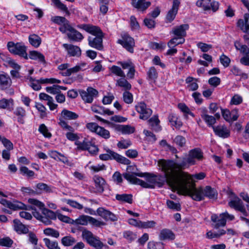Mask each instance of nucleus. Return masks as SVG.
I'll list each match as a JSON object with an SVG mask.
<instances>
[{
    "label": "nucleus",
    "mask_w": 249,
    "mask_h": 249,
    "mask_svg": "<svg viewBox=\"0 0 249 249\" xmlns=\"http://www.w3.org/2000/svg\"><path fill=\"white\" fill-rule=\"evenodd\" d=\"M7 48L10 53L18 54L26 59H28L26 48L22 43L15 44L13 42H9L7 43Z\"/></svg>",
    "instance_id": "obj_6"
},
{
    "label": "nucleus",
    "mask_w": 249,
    "mask_h": 249,
    "mask_svg": "<svg viewBox=\"0 0 249 249\" xmlns=\"http://www.w3.org/2000/svg\"><path fill=\"white\" fill-rule=\"evenodd\" d=\"M237 25L243 32L249 34V14H245L243 19L238 20Z\"/></svg>",
    "instance_id": "obj_19"
},
{
    "label": "nucleus",
    "mask_w": 249,
    "mask_h": 249,
    "mask_svg": "<svg viewBox=\"0 0 249 249\" xmlns=\"http://www.w3.org/2000/svg\"><path fill=\"white\" fill-rule=\"evenodd\" d=\"M78 27L80 29H82L87 32L94 36H98L99 35H103V33L102 32L101 29L96 26H94L89 24H83L78 26Z\"/></svg>",
    "instance_id": "obj_16"
},
{
    "label": "nucleus",
    "mask_w": 249,
    "mask_h": 249,
    "mask_svg": "<svg viewBox=\"0 0 249 249\" xmlns=\"http://www.w3.org/2000/svg\"><path fill=\"white\" fill-rule=\"evenodd\" d=\"M145 174L142 173L133 172L132 174L125 173L123 174V176L125 179L131 184L140 185L142 187L145 188H154V186L153 185L149 184L136 177V176L143 177Z\"/></svg>",
    "instance_id": "obj_5"
},
{
    "label": "nucleus",
    "mask_w": 249,
    "mask_h": 249,
    "mask_svg": "<svg viewBox=\"0 0 249 249\" xmlns=\"http://www.w3.org/2000/svg\"><path fill=\"white\" fill-rule=\"evenodd\" d=\"M58 124L63 130L68 131L66 134V137L69 140L73 141L79 139L77 134L74 133V128L70 125L67 122L59 119Z\"/></svg>",
    "instance_id": "obj_8"
},
{
    "label": "nucleus",
    "mask_w": 249,
    "mask_h": 249,
    "mask_svg": "<svg viewBox=\"0 0 249 249\" xmlns=\"http://www.w3.org/2000/svg\"><path fill=\"white\" fill-rule=\"evenodd\" d=\"M62 244L65 247L72 246L76 243L75 238L71 236H66L61 239Z\"/></svg>",
    "instance_id": "obj_41"
},
{
    "label": "nucleus",
    "mask_w": 249,
    "mask_h": 249,
    "mask_svg": "<svg viewBox=\"0 0 249 249\" xmlns=\"http://www.w3.org/2000/svg\"><path fill=\"white\" fill-rule=\"evenodd\" d=\"M97 214L104 218L105 220L107 221L109 216V211L105 210L104 208L101 207L97 210Z\"/></svg>",
    "instance_id": "obj_53"
},
{
    "label": "nucleus",
    "mask_w": 249,
    "mask_h": 249,
    "mask_svg": "<svg viewBox=\"0 0 249 249\" xmlns=\"http://www.w3.org/2000/svg\"><path fill=\"white\" fill-rule=\"evenodd\" d=\"M92 247L95 248L102 249L104 247L103 243L100 240L99 238L95 236L88 243Z\"/></svg>",
    "instance_id": "obj_44"
},
{
    "label": "nucleus",
    "mask_w": 249,
    "mask_h": 249,
    "mask_svg": "<svg viewBox=\"0 0 249 249\" xmlns=\"http://www.w3.org/2000/svg\"><path fill=\"white\" fill-rule=\"evenodd\" d=\"M207 110L204 108L202 110L201 117L209 126H214L213 124L216 123L215 118L207 114Z\"/></svg>",
    "instance_id": "obj_27"
},
{
    "label": "nucleus",
    "mask_w": 249,
    "mask_h": 249,
    "mask_svg": "<svg viewBox=\"0 0 249 249\" xmlns=\"http://www.w3.org/2000/svg\"><path fill=\"white\" fill-rule=\"evenodd\" d=\"M116 85L122 88L125 91L129 90L131 89V84L124 77H123L117 81Z\"/></svg>",
    "instance_id": "obj_35"
},
{
    "label": "nucleus",
    "mask_w": 249,
    "mask_h": 249,
    "mask_svg": "<svg viewBox=\"0 0 249 249\" xmlns=\"http://www.w3.org/2000/svg\"><path fill=\"white\" fill-rule=\"evenodd\" d=\"M116 199L120 201L126 202L129 204L132 203V195L131 194H117Z\"/></svg>",
    "instance_id": "obj_34"
},
{
    "label": "nucleus",
    "mask_w": 249,
    "mask_h": 249,
    "mask_svg": "<svg viewBox=\"0 0 249 249\" xmlns=\"http://www.w3.org/2000/svg\"><path fill=\"white\" fill-rule=\"evenodd\" d=\"M117 43L121 44L125 49L130 53L134 52L135 41L127 33H124L121 34V38L117 41Z\"/></svg>",
    "instance_id": "obj_7"
},
{
    "label": "nucleus",
    "mask_w": 249,
    "mask_h": 249,
    "mask_svg": "<svg viewBox=\"0 0 249 249\" xmlns=\"http://www.w3.org/2000/svg\"><path fill=\"white\" fill-rule=\"evenodd\" d=\"M103 35L95 36V37L89 36L88 37L89 45L92 48L101 50L103 49Z\"/></svg>",
    "instance_id": "obj_17"
},
{
    "label": "nucleus",
    "mask_w": 249,
    "mask_h": 249,
    "mask_svg": "<svg viewBox=\"0 0 249 249\" xmlns=\"http://www.w3.org/2000/svg\"><path fill=\"white\" fill-rule=\"evenodd\" d=\"M149 124L151 127V128L156 131H159L160 130L161 127L160 125V120L158 119L157 115H155L151 118L149 121Z\"/></svg>",
    "instance_id": "obj_32"
},
{
    "label": "nucleus",
    "mask_w": 249,
    "mask_h": 249,
    "mask_svg": "<svg viewBox=\"0 0 249 249\" xmlns=\"http://www.w3.org/2000/svg\"><path fill=\"white\" fill-rule=\"evenodd\" d=\"M203 152L199 148L191 150L187 158L184 157L180 161L177 162L173 160H160L158 162V166L161 171H171L175 169H185L191 165L196 164L195 159L201 160L203 159Z\"/></svg>",
    "instance_id": "obj_1"
},
{
    "label": "nucleus",
    "mask_w": 249,
    "mask_h": 249,
    "mask_svg": "<svg viewBox=\"0 0 249 249\" xmlns=\"http://www.w3.org/2000/svg\"><path fill=\"white\" fill-rule=\"evenodd\" d=\"M226 231L223 229L220 230L217 232H213L210 231L207 232L206 237L208 239L218 238L222 235H224Z\"/></svg>",
    "instance_id": "obj_38"
},
{
    "label": "nucleus",
    "mask_w": 249,
    "mask_h": 249,
    "mask_svg": "<svg viewBox=\"0 0 249 249\" xmlns=\"http://www.w3.org/2000/svg\"><path fill=\"white\" fill-rule=\"evenodd\" d=\"M123 236L126 240L130 241L135 240L137 238L136 234L130 231H124Z\"/></svg>",
    "instance_id": "obj_60"
},
{
    "label": "nucleus",
    "mask_w": 249,
    "mask_h": 249,
    "mask_svg": "<svg viewBox=\"0 0 249 249\" xmlns=\"http://www.w3.org/2000/svg\"><path fill=\"white\" fill-rule=\"evenodd\" d=\"M66 202L68 204L74 208H76L78 210H81L83 208V206L82 204L75 201L71 199H66Z\"/></svg>",
    "instance_id": "obj_62"
},
{
    "label": "nucleus",
    "mask_w": 249,
    "mask_h": 249,
    "mask_svg": "<svg viewBox=\"0 0 249 249\" xmlns=\"http://www.w3.org/2000/svg\"><path fill=\"white\" fill-rule=\"evenodd\" d=\"M93 180L95 182V188L96 191L99 193H102L104 191L105 186L104 179L98 176H95L93 178Z\"/></svg>",
    "instance_id": "obj_31"
},
{
    "label": "nucleus",
    "mask_w": 249,
    "mask_h": 249,
    "mask_svg": "<svg viewBox=\"0 0 249 249\" xmlns=\"http://www.w3.org/2000/svg\"><path fill=\"white\" fill-rule=\"evenodd\" d=\"M185 39L184 38H179L178 37H175L171 39L168 43V46L169 48H172L178 44H182L184 42Z\"/></svg>",
    "instance_id": "obj_45"
},
{
    "label": "nucleus",
    "mask_w": 249,
    "mask_h": 249,
    "mask_svg": "<svg viewBox=\"0 0 249 249\" xmlns=\"http://www.w3.org/2000/svg\"><path fill=\"white\" fill-rule=\"evenodd\" d=\"M112 159L115 160L118 162L125 165H128L130 163V161L127 158L110 150V160Z\"/></svg>",
    "instance_id": "obj_24"
},
{
    "label": "nucleus",
    "mask_w": 249,
    "mask_h": 249,
    "mask_svg": "<svg viewBox=\"0 0 249 249\" xmlns=\"http://www.w3.org/2000/svg\"><path fill=\"white\" fill-rule=\"evenodd\" d=\"M229 206L236 211L241 212L245 216L247 215V212L244 204L238 196H235L228 203Z\"/></svg>",
    "instance_id": "obj_11"
},
{
    "label": "nucleus",
    "mask_w": 249,
    "mask_h": 249,
    "mask_svg": "<svg viewBox=\"0 0 249 249\" xmlns=\"http://www.w3.org/2000/svg\"><path fill=\"white\" fill-rule=\"evenodd\" d=\"M72 27L70 25L69 21L66 19L59 28V31L62 33H66L67 31L69 32L72 29Z\"/></svg>",
    "instance_id": "obj_48"
},
{
    "label": "nucleus",
    "mask_w": 249,
    "mask_h": 249,
    "mask_svg": "<svg viewBox=\"0 0 249 249\" xmlns=\"http://www.w3.org/2000/svg\"><path fill=\"white\" fill-rule=\"evenodd\" d=\"M29 57L31 59L37 60L41 63L46 64L44 55L39 52L36 51L29 52Z\"/></svg>",
    "instance_id": "obj_30"
},
{
    "label": "nucleus",
    "mask_w": 249,
    "mask_h": 249,
    "mask_svg": "<svg viewBox=\"0 0 249 249\" xmlns=\"http://www.w3.org/2000/svg\"><path fill=\"white\" fill-rule=\"evenodd\" d=\"M36 188L39 191L46 193H52L53 190L51 186L44 183H38L36 185Z\"/></svg>",
    "instance_id": "obj_47"
},
{
    "label": "nucleus",
    "mask_w": 249,
    "mask_h": 249,
    "mask_svg": "<svg viewBox=\"0 0 249 249\" xmlns=\"http://www.w3.org/2000/svg\"><path fill=\"white\" fill-rule=\"evenodd\" d=\"M27 79L30 82V86L33 88L34 90H39L41 89V86L40 84L41 83L40 82L39 79L36 80L30 76H29Z\"/></svg>",
    "instance_id": "obj_39"
},
{
    "label": "nucleus",
    "mask_w": 249,
    "mask_h": 249,
    "mask_svg": "<svg viewBox=\"0 0 249 249\" xmlns=\"http://www.w3.org/2000/svg\"><path fill=\"white\" fill-rule=\"evenodd\" d=\"M91 141L85 139L82 142L76 141L75 142L78 149L82 150H87L90 144Z\"/></svg>",
    "instance_id": "obj_42"
},
{
    "label": "nucleus",
    "mask_w": 249,
    "mask_h": 249,
    "mask_svg": "<svg viewBox=\"0 0 249 249\" xmlns=\"http://www.w3.org/2000/svg\"><path fill=\"white\" fill-rule=\"evenodd\" d=\"M136 109L140 114V118L142 120L147 119L152 113L150 108H147L146 104L141 102L136 106Z\"/></svg>",
    "instance_id": "obj_14"
},
{
    "label": "nucleus",
    "mask_w": 249,
    "mask_h": 249,
    "mask_svg": "<svg viewBox=\"0 0 249 249\" xmlns=\"http://www.w3.org/2000/svg\"><path fill=\"white\" fill-rule=\"evenodd\" d=\"M234 219L233 215L229 214L225 212L219 215L213 214L211 216V220L212 222V226L215 229L225 226L227 219L233 220Z\"/></svg>",
    "instance_id": "obj_4"
},
{
    "label": "nucleus",
    "mask_w": 249,
    "mask_h": 249,
    "mask_svg": "<svg viewBox=\"0 0 249 249\" xmlns=\"http://www.w3.org/2000/svg\"><path fill=\"white\" fill-rule=\"evenodd\" d=\"M220 61L224 67H228L229 66L231 63V59L224 54L220 56Z\"/></svg>",
    "instance_id": "obj_64"
},
{
    "label": "nucleus",
    "mask_w": 249,
    "mask_h": 249,
    "mask_svg": "<svg viewBox=\"0 0 249 249\" xmlns=\"http://www.w3.org/2000/svg\"><path fill=\"white\" fill-rule=\"evenodd\" d=\"M79 71H80V67L76 65L73 68L67 69L65 72L62 73V75L65 76H69L71 74L76 73Z\"/></svg>",
    "instance_id": "obj_55"
},
{
    "label": "nucleus",
    "mask_w": 249,
    "mask_h": 249,
    "mask_svg": "<svg viewBox=\"0 0 249 249\" xmlns=\"http://www.w3.org/2000/svg\"><path fill=\"white\" fill-rule=\"evenodd\" d=\"M243 102L242 97L238 95L235 94L231 99L230 104L238 105L242 103Z\"/></svg>",
    "instance_id": "obj_61"
},
{
    "label": "nucleus",
    "mask_w": 249,
    "mask_h": 249,
    "mask_svg": "<svg viewBox=\"0 0 249 249\" xmlns=\"http://www.w3.org/2000/svg\"><path fill=\"white\" fill-rule=\"evenodd\" d=\"M67 36L69 39L75 41H80L84 38L83 35L73 28L67 33Z\"/></svg>",
    "instance_id": "obj_29"
},
{
    "label": "nucleus",
    "mask_w": 249,
    "mask_h": 249,
    "mask_svg": "<svg viewBox=\"0 0 249 249\" xmlns=\"http://www.w3.org/2000/svg\"><path fill=\"white\" fill-rule=\"evenodd\" d=\"M189 28V25L187 24H182L178 26L175 27L172 33L177 37L179 38H183L186 35V31Z\"/></svg>",
    "instance_id": "obj_22"
},
{
    "label": "nucleus",
    "mask_w": 249,
    "mask_h": 249,
    "mask_svg": "<svg viewBox=\"0 0 249 249\" xmlns=\"http://www.w3.org/2000/svg\"><path fill=\"white\" fill-rule=\"evenodd\" d=\"M149 79L155 81L158 77V73L154 67H151L147 72Z\"/></svg>",
    "instance_id": "obj_51"
},
{
    "label": "nucleus",
    "mask_w": 249,
    "mask_h": 249,
    "mask_svg": "<svg viewBox=\"0 0 249 249\" xmlns=\"http://www.w3.org/2000/svg\"><path fill=\"white\" fill-rule=\"evenodd\" d=\"M135 128L129 125H122L121 132L123 134H129L134 133Z\"/></svg>",
    "instance_id": "obj_57"
},
{
    "label": "nucleus",
    "mask_w": 249,
    "mask_h": 249,
    "mask_svg": "<svg viewBox=\"0 0 249 249\" xmlns=\"http://www.w3.org/2000/svg\"><path fill=\"white\" fill-rule=\"evenodd\" d=\"M63 47L68 51V54L71 56L79 57L81 54L80 48L71 44H63Z\"/></svg>",
    "instance_id": "obj_20"
},
{
    "label": "nucleus",
    "mask_w": 249,
    "mask_h": 249,
    "mask_svg": "<svg viewBox=\"0 0 249 249\" xmlns=\"http://www.w3.org/2000/svg\"><path fill=\"white\" fill-rule=\"evenodd\" d=\"M38 131L46 138H50L52 137L51 133L49 132L47 126L44 124L40 125Z\"/></svg>",
    "instance_id": "obj_50"
},
{
    "label": "nucleus",
    "mask_w": 249,
    "mask_h": 249,
    "mask_svg": "<svg viewBox=\"0 0 249 249\" xmlns=\"http://www.w3.org/2000/svg\"><path fill=\"white\" fill-rule=\"evenodd\" d=\"M203 199L205 197L209 199H216L217 198V192L215 189L212 188L210 186H206L203 187Z\"/></svg>",
    "instance_id": "obj_23"
},
{
    "label": "nucleus",
    "mask_w": 249,
    "mask_h": 249,
    "mask_svg": "<svg viewBox=\"0 0 249 249\" xmlns=\"http://www.w3.org/2000/svg\"><path fill=\"white\" fill-rule=\"evenodd\" d=\"M79 92L82 99L88 103H91L94 97L98 93L96 89L91 87H89L86 90H80Z\"/></svg>",
    "instance_id": "obj_10"
},
{
    "label": "nucleus",
    "mask_w": 249,
    "mask_h": 249,
    "mask_svg": "<svg viewBox=\"0 0 249 249\" xmlns=\"http://www.w3.org/2000/svg\"><path fill=\"white\" fill-rule=\"evenodd\" d=\"M196 5L198 7H202L204 10L212 9L213 12L216 11L219 8L218 2L213 1L211 2V0H198Z\"/></svg>",
    "instance_id": "obj_13"
},
{
    "label": "nucleus",
    "mask_w": 249,
    "mask_h": 249,
    "mask_svg": "<svg viewBox=\"0 0 249 249\" xmlns=\"http://www.w3.org/2000/svg\"><path fill=\"white\" fill-rule=\"evenodd\" d=\"M86 127L91 132H95L104 138L107 139L109 138L108 131L103 127L99 126L95 123H88L86 124Z\"/></svg>",
    "instance_id": "obj_12"
},
{
    "label": "nucleus",
    "mask_w": 249,
    "mask_h": 249,
    "mask_svg": "<svg viewBox=\"0 0 249 249\" xmlns=\"http://www.w3.org/2000/svg\"><path fill=\"white\" fill-rule=\"evenodd\" d=\"M28 202L31 204L36 206V207L39 208L41 211L43 210V209L44 208V204L42 202L39 201L37 199L34 198H30L28 199Z\"/></svg>",
    "instance_id": "obj_63"
},
{
    "label": "nucleus",
    "mask_w": 249,
    "mask_h": 249,
    "mask_svg": "<svg viewBox=\"0 0 249 249\" xmlns=\"http://www.w3.org/2000/svg\"><path fill=\"white\" fill-rule=\"evenodd\" d=\"M174 142L180 147H183L185 145L186 139L182 136L178 135L175 137Z\"/></svg>",
    "instance_id": "obj_56"
},
{
    "label": "nucleus",
    "mask_w": 249,
    "mask_h": 249,
    "mask_svg": "<svg viewBox=\"0 0 249 249\" xmlns=\"http://www.w3.org/2000/svg\"><path fill=\"white\" fill-rule=\"evenodd\" d=\"M10 209L14 210H17L19 209H23L26 210H30L23 203L19 201H16L14 202L13 203L11 202V204H10Z\"/></svg>",
    "instance_id": "obj_46"
},
{
    "label": "nucleus",
    "mask_w": 249,
    "mask_h": 249,
    "mask_svg": "<svg viewBox=\"0 0 249 249\" xmlns=\"http://www.w3.org/2000/svg\"><path fill=\"white\" fill-rule=\"evenodd\" d=\"M55 6L60 10L65 12L66 15L67 16L70 15V12L66 5L62 3L60 0H52Z\"/></svg>",
    "instance_id": "obj_40"
},
{
    "label": "nucleus",
    "mask_w": 249,
    "mask_h": 249,
    "mask_svg": "<svg viewBox=\"0 0 249 249\" xmlns=\"http://www.w3.org/2000/svg\"><path fill=\"white\" fill-rule=\"evenodd\" d=\"M81 236L83 239L85 240L88 243L90 241V240L96 236L90 231L88 230L86 228H82L81 229Z\"/></svg>",
    "instance_id": "obj_37"
},
{
    "label": "nucleus",
    "mask_w": 249,
    "mask_h": 249,
    "mask_svg": "<svg viewBox=\"0 0 249 249\" xmlns=\"http://www.w3.org/2000/svg\"><path fill=\"white\" fill-rule=\"evenodd\" d=\"M79 115L75 112H72L66 109H64L61 113V119L65 121V120H73L77 119Z\"/></svg>",
    "instance_id": "obj_26"
},
{
    "label": "nucleus",
    "mask_w": 249,
    "mask_h": 249,
    "mask_svg": "<svg viewBox=\"0 0 249 249\" xmlns=\"http://www.w3.org/2000/svg\"><path fill=\"white\" fill-rule=\"evenodd\" d=\"M29 41L33 46L37 48L41 44V39L38 35L33 34L29 36Z\"/></svg>",
    "instance_id": "obj_36"
},
{
    "label": "nucleus",
    "mask_w": 249,
    "mask_h": 249,
    "mask_svg": "<svg viewBox=\"0 0 249 249\" xmlns=\"http://www.w3.org/2000/svg\"><path fill=\"white\" fill-rule=\"evenodd\" d=\"M13 223L14 229L18 233L25 234L28 232V227L23 225L19 220L15 219Z\"/></svg>",
    "instance_id": "obj_28"
},
{
    "label": "nucleus",
    "mask_w": 249,
    "mask_h": 249,
    "mask_svg": "<svg viewBox=\"0 0 249 249\" xmlns=\"http://www.w3.org/2000/svg\"><path fill=\"white\" fill-rule=\"evenodd\" d=\"M12 84V80L7 74H0V87L1 89H5L9 88Z\"/></svg>",
    "instance_id": "obj_25"
},
{
    "label": "nucleus",
    "mask_w": 249,
    "mask_h": 249,
    "mask_svg": "<svg viewBox=\"0 0 249 249\" xmlns=\"http://www.w3.org/2000/svg\"><path fill=\"white\" fill-rule=\"evenodd\" d=\"M44 243L48 249H57L58 243L56 241H51L48 238L44 239Z\"/></svg>",
    "instance_id": "obj_52"
},
{
    "label": "nucleus",
    "mask_w": 249,
    "mask_h": 249,
    "mask_svg": "<svg viewBox=\"0 0 249 249\" xmlns=\"http://www.w3.org/2000/svg\"><path fill=\"white\" fill-rule=\"evenodd\" d=\"M159 237L160 240H172L174 239L175 235L171 230L165 229L160 231Z\"/></svg>",
    "instance_id": "obj_33"
},
{
    "label": "nucleus",
    "mask_w": 249,
    "mask_h": 249,
    "mask_svg": "<svg viewBox=\"0 0 249 249\" xmlns=\"http://www.w3.org/2000/svg\"><path fill=\"white\" fill-rule=\"evenodd\" d=\"M89 216L88 215H82L80 216L78 218L73 220L72 225H87L89 222Z\"/></svg>",
    "instance_id": "obj_43"
},
{
    "label": "nucleus",
    "mask_w": 249,
    "mask_h": 249,
    "mask_svg": "<svg viewBox=\"0 0 249 249\" xmlns=\"http://www.w3.org/2000/svg\"><path fill=\"white\" fill-rule=\"evenodd\" d=\"M66 18L61 16H54L51 18V21L59 25H61L66 20Z\"/></svg>",
    "instance_id": "obj_59"
},
{
    "label": "nucleus",
    "mask_w": 249,
    "mask_h": 249,
    "mask_svg": "<svg viewBox=\"0 0 249 249\" xmlns=\"http://www.w3.org/2000/svg\"><path fill=\"white\" fill-rule=\"evenodd\" d=\"M44 233L47 235H51L55 238H57L59 236V233L57 231L51 228L45 229L44 230Z\"/></svg>",
    "instance_id": "obj_58"
},
{
    "label": "nucleus",
    "mask_w": 249,
    "mask_h": 249,
    "mask_svg": "<svg viewBox=\"0 0 249 249\" xmlns=\"http://www.w3.org/2000/svg\"><path fill=\"white\" fill-rule=\"evenodd\" d=\"M215 134L219 137L226 139L230 136V130L224 124H219L213 126Z\"/></svg>",
    "instance_id": "obj_15"
},
{
    "label": "nucleus",
    "mask_w": 249,
    "mask_h": 249,
    "mask_svg": "<svg viewBox=\"0 0 249 249\" xmlns=\"http://www.w3.org/2000/svg\"><path fill=\"white\" fill-rule=\"evenodd\" d=\"M13 243V241L8 237L0 238V246L9 248L11 247Z\"/></svg>",
    "instance_id": "obj_54"
},
{
    "label": "nucleus",
    "mask_w": 249,
    "mask_h": 249,
    "mask_svg": "<svg viewBox=\"0 0 249 249\" xmlns=\"http://www.w3.org/2000/svg\"><path fill=\"white\" fill-rule=\"evenodd\" d=\"M234 46L236 49L242 53H246L240 60V63L245 66H249V49L246 45L241 44L239 41H236L234 42Z\"/></svg>",
    "instance_id": "obj_9"
},
{
    "label": "nucleus",
    "mask_w": 249,
    "mask_h": 249,
    "mask_svg": "<svg viewBox=\"0 0 249 249\" xmlns=\"http://www.w3.org/2000/svg\"><path fill=\"white\" fill-rule=\"evenodd\" d=\"M123 101L126 104H129L132 103L133 100V95L128 90L125 91L123 94Z\"/></svg>",
    "instance_id": "obj_49"
},
{
    "label": "nucleus",
    "mask_w": 249,
    "mask_h": 249,
    "mask_svg": "<svg viewBox=\"0 0 249 249\" xmlns=\"http://www.w3.org/2000/svg\"><path fill=\"white\" fill-rule=\"evenodd\" d=\"M131 4L139 11H144L151 5V2L146 0H132Z\"/></svg>",
    "instance_id": "obj_21"
},
{
    "label": "nucleus",
    "mask_w": 249,
    "mask_h": 249,
    "mask_svg": "<svg viewBox=\"0 0 249 249\" xmlns=\"http://www.w3.org/2000/svg\"><path fill=\"white\" fill-rule=\"evenodd\" d=\"M179 184H167L173 189L178 190L180 194L187 195L196 201L203 200V187H196L195 183H178Z\"/></svg>",
    "instance_id": "obj_3"
},
{
    "label": "nucleus",
    "mask_w": 249,
    "mask_h": 249,
    "mask_svg": "<svg viewBox=\"0 0 249 249\" xmlns=\"http://www.w3.org/2000/svg\"><path fill=\"white\" fill-rule=\"evenodd\" d=\"M184 169H175L170 171H162L167 184H177L178 183H192L196 180L203 179L206 177L205 173L200 172L191 175L184 172Z\"/></svg>",
    "instance_id": "obj_2"
},
{
    "label": "nucleus",
    "mask_w": 249,
    "mask_h": 249,
    "mask_svg": "<svg viewBox=\"0 0 249 249\" xmlns=\"http://www.w3.org/2000/svg\"><path fill=\"white\" fill-rule=\"evenodd\" d=\"M179 5L180 1L179 0H173L172 8L168 11L166 17L168 22H171L175 19Z\"/></svg>",
    "instance_id": "obj_18"
}]
</instances>
